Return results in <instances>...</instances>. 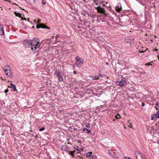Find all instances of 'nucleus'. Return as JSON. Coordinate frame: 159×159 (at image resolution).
Listing matches in <instances>:
<instances>
[{"label":"nucleus","instance_id":"8","mask_svg":"<svg viewBox=\"0 0 159 159\" xmlns=\"http://www.w3.org/2000/svg\"><path fill=\"white\" fill-rule=\"evenodd\" d=\"M23 43L25 47L29 48L31 46V40L26 39L24 40Z\"/></svg>","mask_w":159,"mask_h":159},{"label":"nucleus","instance_id":"46","mask_svg":"<svg viewBox=\"0 0 159 159\" xmlns=\"http://www.w3.org/2000/svg\"><path fill=\"white\" fill-rule=\"evenodd\" d=\"M158 59L159 60V57H158Z\"/></svg>","mask_w":159,"mask_h":159},{"label":"nucleus","instance_id":"16","mask_svg":"<svg viewBox=\"0 0 159 159\" xmlns=\"http://www.w3.org/2000/svg\"><path fill=\"white\" fill-rule=\"evenodd\" d=\"M92 153L91 152H89L87 153L86 154V157H91L92 156H93Z\"/></svg>","mask_w":159,"mask_h":159},{"label":"nucleus","instance_id":"33","mask_svg":"<svg viewBox=\"0 0 159 159\" xmlns=\"http://www.w3.org/2000/svg\"><path fill=\"white\" fill-rule=\"evenodd\" d=\"M156 105H157L158 107H159V103H157Z\"/></svg>","mask_w":159,"mask_h":159},{"label":"nucleus","instance_id":"40","mask_svg":"<svg viewBox=\"0 0 159 159\" xmlns=\"http://www.w3.org/2000/svg\"><path fill=\"white\" fill-rule=\"evenodd\" d=\"M157 50H157V49H155V50L156 51H157Z\"/></svg>","mask_w":159,"mask_h":159},{"label":"nucleus","instance_id":"28","mask_svg":"<svg viewBox=\"0 0 159 159\" xmlns=\"http://www.w3.org/2000/svg\"><path fill=\"white\" fill-rule=\"evenodd\" d=\"M98 76H101L102 78L103 77V76L101 74L99 75Z\"/></svg>","mask_w":159,"mask_h":159},{"label":"nucleus","instance_id":"13","mask_svg":"<svg viewBox=\"0 0 159 159\" xmlns=\"http://www.w3.org/2000/svg\"><path fill=\"white\" fill-rule=\"evenodd\" d=\"M66 151H68L69 152V154L71 156L73 157H74V153L75 152V151H70L67 150H66Z\"/></svg>","mask_w":159,"mask_h":159},{"label":"nucleus","instance_id":"3","mask_svg":"<svg viewBox=\"0 0 159 159\" xmlns=\"http://www.w3.org/2000/svg\"><path fill=\"white\" fill-rule=\"evenodd\" d=\"M136 159H146L145 156L139 151H136L134 153Z\"/></svg>","mask_w":159,"mask_h":159},{"label":"nucleus","instance_id":"22","mask_svg":"<svg viewBox=\"0 0 159 159\" xmlns=\"http://www.w3.org/2000/svg\"><path fill=\"white\" fill-rule=\"evenodd\" d=\"M115 117L116 119H119L120 118V116L119 114H117L115 116Z\"/></svg>","mask_w":159,"mask_h":159},{"label":"nucleus","instance_id":"39","mask_svg":"<svg viewBox=\"0 0 159 159\" xmlns=\"http://www.w3.org/2000/svg\"><path fill=\"white\" fill-rule=\"evenodd\" d=\"M34 22H35V23H36V20H34Z\"/></svg>","mask_w":159,"mask_h":159},{"label":"nucleus","instance_id":"41","mask_svg":"<svg viewBox=\"0 0 159 159\" xmlns=\"http://www.w3.org/2000/svg\"><path fill=\"white\" fill-rule=\"evenodd\" d=\"M94 2L95 3V4H96V5H97L98 4L97 3H96L95 1H94Z\"/></svg>","mask_w":159,"mask_h":159},{"label":"nucleus","instance_id":"38","mask_svg":"<svg viewBox=\"0 0 159 159\" xmlns=\"http://www.w3.org/2000/svg\"><path fill=\"white\" fill-rule=\"evenodd\" d=\"M149 63H147V65H149Z\"/></svg>","mask_w":159,"mask_h":159},{"label":"nucleus","instance_id":"31","mask_svg":"<svg viewBox=\"0 0 159 159\" xmlns=\"http://www.w3.org/2000/svg\"><path fill=\"white\" fill-rule=\"evenodd\" d=\"M154 118H155V116H154V115L153 116V117H152V118H151V119L153 120L154 119Z\"/></svg>","mask_w":159,"mask_h":159},{"label":"nucleus","instance_id":"36","mask_svg":"<svg viewBox=\"0 0 159 159\" xmlns=\"http://www.w3.org/2000/svg\"><path fill=\"white\" fill-rule=\"evenodd\" d=\"M56 38H58V36H57V35H56Z\"/></svg>","mask_w":159,"mask_h":159},{"label":"nucleus","instance_id":"45","mask_svg":"<svg viewBox=\"0 0 159 159\" xmlns=\"http://www.w3.org/2000/svg\"><path fill=\"white\" fill-rule=\"evenodd\" d=\"M53 36H52V38H53Z\"/></svg>","mask_w":159,"mask_h":159},{"label":"nucleus","instance_id":"19","mask_svg":"<svg viewBox=\"0 0 159 159\" xmlns=\"http://www.w3.org/2000/svg\"><path fill=\"white\" fill-rule=\"evenodd\" d=\"M155 116V118H159V111H158L157 112L156 114L154 115Z\"/></svg>","mask_w":159,"mask_h":159},{"label":"nucleus","instance_id":"34","mask_svg":"<svg viewBox=\"0 0 159 159\" xmlns=\"http://www.w3.org/2000/svg\"><path fill=\"white\" fill-rule=\"evenodd\" d=\"M22 19H23V20H26V18H23V19L22 18Z\"/></svg>","mask_w":159,"mask_h":159},{"label":"nucleus","instance_id":"6","mask_svg":"<svg viewBox=\"0 0 159 159\" xmlns=\"http://www.w3.org/2000/svg\"><path fill=\"white\" fill-rule=\"evenodd\" d=\"M95 8L97 10L99 13H102L107 16V14L106 13L105 9L104 8L101 7L100 6L95 7Z\"/></svg>","mask_w":159,"mask_h":159},{"label":"nucleus","instance_id":"15","mask_svg":"<svg viewBox=\"0 0 159 159\" xmlns=\"http://www.w3.org/2000/svg\"><path fill=\"white\" fill-rule=\"evenodd\" d=\"M11 87L13 89L14 91H16L17 90L16 86L12 84H11L10 85Z\"/></svg>","mask_w":159,"mask_h":159},{"label":"nucleus","instance_id":"26","mask_svg":"<svg viewBox=\"0 0 159 159\" xmlns=\"http://www.w3.org/2000/svg\"><path fill=\"white\" fill-rule=\"evenodd\" d=\"M8 89H7L5 90L4 92L5 93H7L8 92Z\"/></svg>","mask_w":159,"mask_h":159},{"label":"nucleus","instance_id":"11","mask_svg":"<svg viewBox=\"0 0 159 159\" xmlns=\"http://www.w3.org/2000/svg\"><path fill=\"white\" fill-rule=\"evenodd\" d=\"M108 154L113 157H115V152L111 150L108 151Z\"/></svg>","mask_w":159,"mask_h":159},{"label":"nucleus","instance_id":"23","mask_svg":"<svg viewBox=\"0 0 159 159\" xmlns=\"http://www.w3.org/2000/svg\"><path fill=\"white\" fill-rule=\"evenodd\" d=\"M45 129V128L44 127H43L42 128H41L39 129V131H42L44 130Z\"/></svg>","mask_w":159,"mask_h":159},{"label":"nucleus","instance_id":"12","mask_svg":"<svg viewBox=\"0 0 159 159\" xmlns=\"http://www.w3.org/2000/svg\"><path fill=\"white\" fill-rule=\"evenodd\" d=\"M4 31L3 30V28L2 25H0V34L3 35L4 34Z\"/></svg>","mask_w":159,"mask_h":159},{"label":"nucleus","instance_id":"29","mask_svg":"<svg viewBox=\"0 0 159 159\" xmlns=\"http://www.w3.org/2000/svg\"><path fill=\"white\" fill-rule=\"evenodd\" d=\"M131 125L132 124H131V123H130L129 125V127L130 128H132Z\"/></svg>","mask_w":159,"mask_h":159},{"label":"nucleus","instance_id":"35","mask_svg":"<svg viewBox=\"0 0 159 159\" xmlns=\"http://www.w3.org/2000/svg\"><path fill=\"white\" fill-rule=\"evenodd\" d=\"M139 52H144V51H141V52L140 51H139Z\"/></svg>","mask_w":159,"mask_h":159},{"label":"nucleus","instance_id":"25","mask_svg":"<svg viewBox=\"0 0 159 159\" xmlns=\"http://www.w3.org/2000/svg\"><path fill=\"white\" fill-rule=\"evenodd\" d=\"M42 2L43 4L45 5L46 4V2L44 0H42Z\"/></svg>","mask_w":159,"mask_h":159},{"label":"nucleus","instance_id":"30","mask_svg":"<svg viewBox=\"0 0 159 159\" xmlns=\"http://www.w3.org/2000/svg\"><path fill=\"white\" fill-rule=\"evenodd\" d=\"M125 67L126 68V69H127L128 68V66H127L126 65H125Z\"/></svg>","mask_w":159,"mask_h":159},{"label":"nucleus","instance_id":"9","mask_svg":"<svg viewBox=\"0 0 159 159\" xmlns=\"http://www.w3.org/2000/svg\"><path fill=\"white\" fill-rule=\"evenodd\" d=\"M56 75H57V76L59 81L61 82L63 81L62 75H61V73L60 72L57 71Z\"/></svg>","mask_w":159,"mask_h":159},{"label":"nucleus","instance_id":"44","mask_svg":"<svg viewBox=\"0 0 159 159\" xmlns=\"http://www.w3.org/2000/svg\"><path fill=\"white\" fill-rule=\"evenodd\" d=\"M53 36H52V38H53Z\"/></svg>","mask_w":159,"mask_h":159},{"label":"nucleus","instance_id":"10","mask_svg":"<svg viewBox=\"0 0 159 159\" xmlns=\"http://www.w3.org/2000/svg\"><path fill=\"white\" fill-rule=\"evenodd\" d=\"M116 9L118 12H120L121 11V7L120 3H119L117 4V5L116 7Z\"/></svg>","mask_w":159,"mask_h":159},{"label":"nucleus","instance_id":"2","mask_svg":"<svg viewBox=\"0 0 159 159\" xmlns=\"http://www.w3.org/2000/svg\"><path fill=\"white\" fill-rule=\"evenodd\" d=\"M75 63L73 65L74 66H77L79 67L81 66L84 63V59L82 58H80L79 57H76L75 58Z\"/></svg>","mask_w":159,"mask_h":159},{"label":"nucleus","instance_id":"4","mask_svg":"<svg viewBox=\"0 0 159 159\" xmlns=\"http://www.w3.org/2000/svg\"><path fill=\"white\" fill-rule=\"evenodd\" d=\"M5 74L8 76H11L12 73V71L10 66H6L4 67V69Z\"/></svg>","mask_w":159,"mask_h":159},{"label":"nucleus","instance_id":"21","mask_svg":"<svg viewBox=\"0 0 159 159\" xmlns=\"http://www.w3.org/2000/svg\"><path fill=\"white\" fill-rule=\"evenodd\" d=\"M14 14L16 15V16L21 17V14L20 13H17L15 11L14 12Z\"/></svg>","mask_w":159,"mask_h":159},{"label":"nucleus","instance_id":"37","mask_svg":"<svg viewBox=\"0 0 159 159\" xmlns=\"http://www.w3.org/2000/svg\"><path fill=\"white\" fill-rule=\"evenodd\" d=\"M106 64H107V65H108V64H109V63H108V62H107L106 63Z\"/></svg>","mask_w":159,"mask_h":159},{"label":"nucleus","instance_id":"1","mask_svg":"<svg viewBox=\"0 0 159 159\" xmlns=\"http://www.w3.org/2000/svg\"><path fill=\"white\" fill-rule=\"evenodd\" d=\"M40 45L39 43L36 39H34L31 40V44L30 47H31L32 50L36 51L37 49L39 47Z\"/></svg>","mask_w":159,"mask_h":159},{"label":"nucleus","instance_id":"32","mask_svg":"<svg viewBox=\"0 0 159 159\" xmlns=\"http://www.w3.org/2000/svg\"><path fill=\"white\" fill-rule=\"evenodd\" d=\"M73 73H74V74H76V71H73Z\"/></svg>","mask_w":159,"mask_h":159},{"label":"nucleus","instance_id":"43","mask_svg":"<svg viewBox=\"0 0 159 159\" xmlns=\"http://www.w3.org/2000/svg\"><path fill=\"white\" fill-rule=\"evenodd\" d=\"M156 108V110H158V109L156 107H155Z\"/></svg>","mask_w":159,"mask_h":159},{"label":"nucleus","instance_id":"24","mask_svg":"<svg viewBox=\"0 0 159 159\" xmlns=\"http://www.w3.org/2000/svg\"><path fill=\"white\" fill-rule=\"evenodd\" d=\"M85 126L86 127L89 128L90 127V124L89 123H87L86 125Z\"/></svg>","mask_w":159,"mask_h":159},{"label":"nucleus","instance_id":"27","mask_svg":"<svg viewBox=\"0 0 159 159\" xmlns=\"http://www.w3.org/2000/svg\"><path fill=\"white\" fill-rule=\"evenodd\" d=\"M145 105V104L144 103H142V106L143 107Z\"/></svg>","mask_w":159,"mask_h":159},{"label":"nucleus","instance_id":"5","mask_svg":"<svg viewBox=\"0 0 159 159\" xmlns=\"http://www.w3.org/2000/svg\"><path fill=\"white\" fill-rule=\"evenodd\" d=\"M126 83V79L123 76H121L120 81H116V84L120 87H122L125 85Z\"/></svg>","mask_w":159,"mask_h":159},{"label":"nucleus","instance_id":"7","mask_svg":"<svg viewBox=\"0 0 159 159\" xmlns=\"http://www.w3.org/2000/svg\"><path fill=\"white\" fill-rule=\"evenodd\" d=\"M41 22V20L40 19H38L37 21V23H38V24H37V26H36V28H42L43 29L44 28H49L48 27L44 25V24H39V23H40Z\"/></svg>","mask_w":159,"mask_h":159},{"label":"nucleus","instance_id":"17","mask_svg":"<svg viewBox=\"0 0 159 159\" xmlns=\"http://www.w3.org/2000/svg\"><path fill=\"white\" fill-rule=\"evenodd\" d=\"M26 2L27 3L31 4L32 3H33L35 1L34 0H25Z\"/></svg>","mask_w":159,"mask_h":159},{"label":"nucleus","instance_id":"20","mask_svg":"<svg viewBox=\"0 0 159 159\" xmlns=\"http://www.w3.org/2000/svg\"><path fill=\"white\" fill-rule=\"evenodd\" d=\"M99 78V76L95 75L92 76V79L94 80H97Z\"/></svg>","mask_w":159,"mask_h":159},{"label":"nucleus","instance_id":"42","mask_svg":"<svg viewBox=\"0 0 159 159\" xmlns=\"http://www.w3.org/2000/svg\"><path fill=\"white\" fill-rule=\"evenodd\" d=\"M27 20H28V21H29V18H28Z\"/></svg>","mask_w":159,"mask_h":159},{"label":"nucleus","instance_id":"14","mask_svg":"<svg viewBox=\"0 0 159 159\" xmlns=\"http://www.w3.org/2000/svg\"><path fill=\"white\" fill-rule=\"evenodd\" d=\"M74 148L75 150H76L77 151H78L77 152V153H80V148H79V147H78V146H75L74 147Z\"/></svg>","mask_w":159,"mask_h":159},{"label":"nucleus","instance_id":"18","mask_svg":"<svg viewBox=\"0 0 159 159\" xmlns=\"http://www.w3.org/2000/svg\"><path fill=\"white\" fill-rule=\"evenodd\" d=\"M85 130L86 131V133L87 134H89L91 132V131L90 130L88 129L85 128H84L83 129V131H84Z\"/></svg>","mask_w":159,"mask_h":159},{"label":"nucleus","instance_id":"47","mask_svg":"<svg viewBox=\"0 0 159 159\" xmlns=\"http://www.w3.org/2000/svg\"><path fill=\"white\" fill-rule=\"evenodd\" d=\"M101 1H103V0H101Z\"/></svg>","mask_w":159,"mask_h":159}]
</instances>
